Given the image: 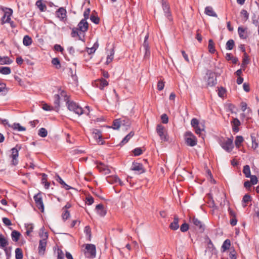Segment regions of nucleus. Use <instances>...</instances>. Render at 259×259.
Returning a JSON list of instances; mask_svg holds the SVG:
<instances>
[{
  "label": "nucleus",
  "instance_id": "obj_1",
  "mask_svg": "<svg viewBox=\"0 0 259 259\" xmlns=\"http://www.w3.org/2000/svg\"><path fill=\"white\" fill-rule=\"evenodd\" d=\"M68 109L78 115V116L82 114L83 113L89 114L90 112V109L89 106L85 107V109L83 110L82 108L79 106L77 103L73 101H68L66 103Z\"/></svg>",
  "mask_w": 259,
  "mask_h": 259
},
{
  "label": "nucleus",
  "instance_id": "obj_2",
  "mask_svg": "<svg viewBox=\"0 0 259 259\" xmlns=\"http://www.w3.org/2000/svg\"><path fill=\"white\" fill-rule=\"evenodd\" d=\"M85 256L89 258H94L96 254L95 245L92 244H87L85 245Z\"/></svg>",
  "mask_w": 259,
  "mask_h": 259
},
{
  "label": "nucleus",
  "instance_id": "obj_3",
  "mask_svg": "<svg viewBox=\"0 0 259 259\" xmlns=\"http://www.w3.org/2000/svg\"><path fill=\"white\" fill-rule=\"evenodd\" d=\"M156 132L162 142L168 140L166 130L163 125L160 124H158L156 127Z\"/></svg>",
  "mask_w": 259,
  "mask_h": 259
},
{
  "label": "nucleus",
  "instance_id": "obj_4",
  "mask_svg": "<svg viewBox=\"0 0 259 259\" xmlns=\"http://www.w3.org/2000/svg\"><path fill=\"white\" fill-rule=\"evenodd\" d=\"M185 140L187 144L191 147L195 146L197 143L196 137L191 132L185 134Z\"/></svg>",
  "mask_w": 259,
  "mask_h": 259
},
{
  "label": "nucleus",
  "instance_id": "obj_5",
  "mask_svg": "<svg viewBox=\"0 0 259 259\" xmlns=\"http://www.w3.org/2000/svg\"><path fill=\"white\" fill-rule=\"evenodd\" d=\"M130 125V122L129 121L126 122L125 120H121L120 119H117L113 121L112 128L114 130H117L120 127H122L123 130H126Z\"/></svg>",
  "mask_w": 259,
  "mask_h": 259
},
{
  "label": "nucleus",
  "instance_id": "obj_6",
  "mask_svg": "<svg viewBox=\"0 0 259 259\" xmlns=\"http://www.w3.org/2000/svg\"><path fill=\"white\" fill-rule=\"evenodd\" d=\"M20 148V146L17 145L11 149V154L10 156L12 159L11 161L12 164L14 165H16L18 164L17 158L19 155V150Z\"/></svg>",
  "mask_w": 259,
  "mask_h": 259
},
{
  "label": "nucleus",
  "instance_id": "obj_7",
  "mask_svg": "<svg viewBox=\"0 0 259 259\" xmlns=\"http://www.w3.org/2000/svg\"><path fill=\"white\" fill-rule=\"evenodd\" d=\"M66 96L65 92L61 90L58 91V93L54 95V104L55 105V108L57 111H58L60 106V100L61 97Z\"/></svg>",
  "mask_w": 259,
  "mask_h": 259
},
{
  "label": "nucleus",
  "instance_id": "obj_8",
  "mask_svg": "<svg viewBox=\"0 0 259 259\" xmlns=\"http://www.w3.org/2000/svg\"><path fill=\"white\" fill-rule=\"evenodd\" d=\"M34 200L37 208L40 210L41 212H44V205L42 202V198L40 193H38L34 196Z\"/></svg>",
  "mask_w": 259,
  "mask_h": 259
},
{
  "label": "nucleus",
  "instance_id": "obj_9",
  "mask_svg": "<svg viewBox=\"0 0 259 259\" xmlns=\"http://www.w3.org/2000/svg\"><path fill=\"white\" fill-rule=\"evenodd\" d=\"M222 147L226 151L231 152L234 148L233 139L228 138L224 141L222 144Z\"/></svg>",
  "mask_w": 259,
  "mask_h": 259
},
{
  "label": "nucleus",
  "instance_id": "obj_10",
  "mask_svg": "<svg viewBox=\"0 0 259 259\" xmlns=\"http://www.w3.org/2000/svg\"><path fill=\"white\" fill-rule=\"evenodd\" d=\"M97 167L100 172L104 175L109 174L111 172L109 167L101 162H97Z\"/></svg>",
  "mask_w": 259,
  "mask_h": 259
},
{
  "label": "nucleus",
  "instance_id": "obj_11",
  "mask_svg": "<svg viewBox=\"0 0 259 259\" xmlns=\"http://www.w3.org/2000/svg\"><path fill=\"white\" fill-rule=\"evenodd\" d=\"M44 238L39 241L38 250L39 254H44L45 250L47 244L46 238L48 237L47 234L46 233H45L44 235Z\"/></svg>",
  "mask_w": 259,
  "mask_h": 259
},
{
  "label": "nucleus",
  "instance_id": "obj_12",
  "mask_svg": "<svg viewBox=\"0 0 259 259\" xmlns=\"http://www.w3.org/2000/svg\"><path fill=\"white\" fill-rule=\"evenodd\" d=\"M108 183L110 184H118L120 186L123 185V182L117 176H108L106 178Z\"/></svg>",
  "mask_w": 259,
  "mask_h": 259
},
{
  "label": "nucleus",
  "instance_id": "obj_13",
  "mask_svg": "<svg viewBox=\"0 0 259 259\" xmlns=\"http://www.w3.org/2000/svg\"><path fill=\"white\" fill-rule=\"evenodd\" d=\"M191 222L202 232L205 229L204 225L199 219L195 217L191 219Z\"/></svg>",
  "mask_w": 259,
  "mask_h": 259
},
{
  "label": "nucleus",
  "instance_id": "obj_14",
  "mask_svg": "<svg viewBox=\"0 0 259 259\" xmlns=\"http://www.w3.org/2000/svg\"><path fill=\"white\" fill-rule=\"evenodd\" d=\"M7 10L5 12V14L2 17V20L3 23H9L11 20V16L13 13V10L10 8H6Z\"/></svg>",
  "mask_w": 259,
  "mask_h": 259
},
{
  "label": "nucleus",
  "instance_id": "obj_15",
  "mask_svg": "<svg viewBox=\"0 0 259 259\" xmlns=\"http://www.w3.org/2000/svg\"><path fill=\"white\" fill-rule=\"evenodd\" d=\"M207 84L210 87L213 86L217 83V79L215 75L211 72H208Z\"/></svg>",
  "mask_w": 259,
  "mask_h": 259
},
{
  "label": "nucleus",
  "instance_id": "obj_16",
  "mask_svg": "<svg viewBox=\"0 0 259 259\" xmlns=\"http://www.w3.org/2000/svg\"><path fill=\"white\" fill-rule=\"evenodd\" d=\"M108 84V82L105 79L97 80L95 81L94 85L101 90H103L104 88Z\"/></svg>",
  "mask_w": 259,
  "mask_h": 259
},
{
  "label": "nucleus",
  "instance_id": "obj_17",
  "mask_svg": "<svg viewBox=\"0 0 259 259\" xmlns=\"http://www.w3.org/2000/svg\"><path fill=\"white\" fill-rule=\"evenodd\" d=\"M93 137L97 140V142L101 145L104 144V142L102 140V135L100 132L98 130H94L93 132Z\"/></svg>",
  "mask_w": 259,
  "mask_h": 259
},
{
  "label": "nucleus",
  "instance_id": "obj_18",
  "mask_svg": "<svg viewBox=\"0 0 259 259\" xmlns=\"http://www.w3.org/2000/svg\"><path fill=\"white\" fill-rule=\"evenodd\" d=\"M162 5L163 11L165 13V16L170 20V13L169 12V7L168 5L167 4L166 0H161Z\"/></svg>",
  "mask_w": 259,
  "mask_h": 259
},
{
  "label": "nucleus",
  "instance_id": "obj_19",
  "mask_svg": "<svg viewBox=\"0 0 259 259\" xmlns=\"http://www.w3.org/2000/svg\"><path fill=\"white\" fill-rule=\"evenodd\" d=\"M78 29L80 31H81L82 32H85V31H87V30L88 29L89 24L85 19H82L79 23V24L78 25Z\"/></svg>",
  "mask_w": 259,
  "mask_h": 259
},
{
  "label": "nucleus",
  "instance_id": "obj_20",
  "mask_svg": "<svg viewBox=\"0 0 259 259\" xmlns=\"http://www.w3.org/2000/svg\"><path fill=\"white\" fill-rule=\"evenodd\" d=\"M132 170L137 171L139 174L144 172V170L142 164L137 162H134L131 168Z\"/></svg>",
  "mask_w": 259,
  "mask_h": 259
},
{
  "label": "nucleus",
  "instance_id": "obj_21",
  "mask_svg": "<svg viewBox=\"0 0 259 259\" xmlns=\"http://www.w3.org/2000/svg\"><path fill=\"white\" fill-rule=\"evenodd\" d=\"M56 14L58 18L63 19L66 16V11L64 8H60L56 11Z\"/></svg>",
  "mask_w": 259,
  "mask_h": 259
},
{
  "label": "nucleus",
  "instance_id": "obj_22",
  "mask_svg": "<svg viewBox=\"0 0 259 259\" xmlns=\"http://www.w3.org/2000/svg\"><path fill=\"white\" fill-rule=\"evenodd\" d=\"M9 126L13 128L14 130L19 132L26 131V128L21 126L19 123H14L13 124H8Z\"/></svg>",
  "mask_w": 259,
  "mask_h": 259
},
{
  "label": "nucleus",
  "instance_id": "obj_23",
  "mask_svg": "<svg viewBox=\"0 0 259 259\" xmlns=\"http://www.w3.org/2000/svg\"><path fill=\"white\" fill-rule=\"evenodd\" d=\"M9 243L7 239L2 234L0 235V248L6 249Z\"/></svg>",
  "mask_w": 259,
  "mask_h": 259
},
{
  "label": "nucleus",
  "instance_id": "obj_24",
  "mask_svg": "<svg viewBox=\"0 0 259 259\" xmlns=\"http://www.w3.org/2000/svg\"><path fill=\"white\" fill-rule=\"evenodd\" d=\"M96 210L97 213L101 217H104L106 213V210L104 209L103 205L99 204L96 205Z\"/></svg>",
  "mask_w": 259,
  "mask_h": 259
},
{
  "label": "nucleus",
  "instance_id": "obj_25",
  "mask_svg": "<svg viewBox=\"0 0 259 259\" xmlns=\"http://www.w3.org/2000/svg\"><path fill=\"white\" fill-rule=\"evenodd\" d=\"M169 228L173 230H177L179 228V218L177 216H175L174 221L170 224Z\"/></svg>",
  "mask_w": 259,
  "mask_h": 259
},
{
  "label": "nucleus",
  "instance_id": "obj_26",
  "mask_svg": "<svg viewBox=\"0 0 259 259\" xmlns=\"http://www.w3.org/2000/svg\"><path fill=\"white\" fill-rule=\"evenodd\" d=\"M143 49L144 51V59L149 58V57L150 55V51L149 50V44H146V43H143Z\"/></svg>",
  "mask_w": 259,
  "mask_h": 259
},
{
  "label": "nucleus",
  "instance_id": "obj_27",
  "mask_svg": "<svg viewBox=\"0 0 259 259\" xmlns=\"http://www.w3.org/2000/svg\"><path fill=\"white\" fill-rule=\"evenodd\" d=\"M205 13L209 16L217 17V14L214 12L213 9L211 7H206L205 9Z\"/></svg>",
  "mask_w": 259,
  "mask_h": 259
},
{
  "label": "nucleus",
  "instance_id": "obj_28",
  "mask_svg": "<svg viewBox=\"0 0 259 259\" xmlns=\"http://www.w3.org/2000/svg\"><path fill=\"white\" fill-rule=\"evenodd\" d=\"M234 131L237 132L239 130L238 127L240 125V122L237 118H234L231 121Z\"/></svg>",
  "mask_w": 259,
  "mask_h": 259
},
{
  "label": "nucleus",
  "instance_id": "obj_29",
  "mask_svg": "<svg viewBox=\"0 0 259 259\" xmlns=\"http://www.w3.org/2000/svg\"><path fill=\"white\" fill-rule=\"evenodd\" d=\"M32 42L31 38L28 35L24 36L23 39V44L25 46H29L31 45Z\"/></svg>",
  "mask_w": 259,
  "mask_h": 259
},
{
  "label": "nucleus",
  "instance_id": "obj_30",
  "mask_svg": "<svg viewBox=\"0 0 259 259\" xmlns=\"http://www.w3.org/2000/svg\"><path fill=\"white\" fill-rule=\"evenodd\" d=\"M208 49L209 52L211 54H213L215 52L214 44L212 39H209L208 41Z\"/></svg>",
  "mask_w": 259,
  "mask_h": 259
},
{
  "label": "nucleus",
  "instance_id": "obj_31",
  "mask_svg": "<svg viewBox=\"0 0 259 259\" xmlns=\"http://www.w3.org/2000/svg\"><path fill=\"white\" fill-rule=\"evenodd\" d=\"M134 135V133L131 132L127 135H126L121 142V144L124 145L127 143L132 137Z\"/></svg>",
  "mask_w": 259,
  "mask_h": 259
},
{
  "label": "nucleus",
  "instance_id": "obj_32",
  "mask_svg": "<svg viewBox=\"0 0 259 259\" xmlns=\"http://www.w3.org/2000/svg\"><path fill=\"white\" fill-rule=\"evenodd\" d=\"M20 236V233L17 231H13L11 233L12 239L14 241L17 242L18 241Z\"/></svg>",
  "mask_w": 259,
  "mask_h": 259
},
{
  "label": "nucleus",
  "instance_id": "obj_33",
  "mask_svg": "<svg viewBox=\"0 0 259 259\" xmlns=\"http://www.w3.org/2000/svg\"><path fill=\"white\" fill-rule=\"evenodd\" d=\"M243 137L241 136H237L236 137V139L235 141V144L236 147L238 148H239L241 145V143L243 142Z\"/></svg>",
  "mask_w": 259,
  "mask_h": 259
},
{
  "label": "nucleus",
  "instance_id": "obj_34",
  "mask_svg": "<svg viewBox=\"0 0 259 259\" xmlns=\"http://www.w3.org/2000/svg\"><path fill=\"white\" fill-rule=\"evenodd\" d=\"M12 62V61L7 56L2 57L1 59H0V63L1 64H10Z\"/></svg>",
  "mask_w": 259,
  "mask_h": 259
},
{
  "label": "nucleus",
  "instance_id": "obj_35",
  "mask_svg": "<svg viewBox=\"0 0 259 259\" xmlns=\"http://www.w3.org/2000/svg\"><path fill=\"white\" fill-rule=\"evenodd\" d=\"M36 6L41 12L45 11L47 8L46 6L42 4L41 0H38L36 2Z\"/></svg>",
  "mask_w": 259,
  "mask_h": 259
},
{
  "label": "nucleus",
  "instance_id": "obj_36",
  "mask_svg": "<svg viewBox=\"0 0 259 259\" xmlns=\"http://www.w3.org/2000/svg\"><path fill=\"white\" fill-rule=\"evenodd\" d=\"M11 72V70L9 67H2L0 68V73L3 74L8 75L10 74Z\"/></svg>",
  "mask_w": 259,
  "mask_h": 259
},
{
  "label": "nucleus",
  "instance_id": "obj_37",
  "mask_svg": "<svg viewBox=\"0 0 259 259\" xmlns=\"http://www.w3.org/2000/svg\"><path fill=\"white\" fill-rule=\"evenodd\" d=\"M114 50L113 49L110 50V53L108 54L106 59V64H108L112 62L114 57Z\"/></svg>",
  "mask_w": 259,
  "mask_h": 259
},
{
  "label": "nucleus",
  "instance_id": "obj_38",
  "mask_svg": "<svg viewBox=\"0 0 259 259\" xmlns=\"http://www.w3.org/2000/svg\"><path fill=\"white\" fill-rule=\"evenodd\" d=\"M243 172L244 174L246 177L249 178L250 177V170L249 165H246L244 166Z\"/></svg>",
  "mask_w": 259,
  "mask_h": 259
},
{
  "label": "nucleus",
  "instance_id": "obj_39",
  "mask_svg": "<svg viewBox=\"0 0 259 259\" xmlns=\"http://www.w3.org/2000/svg\"><path fill=\"white\" fill-rule=\"evenodd\" d=\"M23 253L22 250L17 248L15 249V257L16 259H22L23 258Z\"/></svg>",
  "mask_w": 259,
  "mask_h": 259
},
{
  "label": "nucleus",
  "instance_id": "obj_40",
  "mask_svg": "<svg viewBox=\"0 0 259 259\" xmlns=\"http://www.w3.org/2000/svg\"><path fill=\"white\" fill-rule=\"evenodd\" d=\"M42 178L41 179L42 183L45 184V187L46 188V189H48L50 187V183L47 182V175H46L45 174H42Z\"/></svg>",
  "mask_w": 259,
  "mask_h": 259
},
{
  "label": "nucleus",
  "instance_id": "obj_41",
  "mask_svg": "<svg viewBox=\"0 0 259 259\" xmlns=\"http://www.w3.org/2000/svg\"><path fill=\"white\" fill-rule=\"evenodd\" d=\"M245 29L241 27H239L238 29L239 36L242 38H245L246 37V34L245 33Z\"/></svg>",
  "mask_w": 259,
  "mask_h": 259
},
{
  "label": "nucleus",
  "instance_id": "obj_42",
  "mask_svg": "<svg viewBox=\"0 0 259 259\" xmlns=\"http://www.w3.org/2000/svg\"><path fill=\"white\" fill-rule=\"evenodd\" d=\"M38 135L41 137L45 138L47 137L48 132L46 128L42 127L39 130Z\"/></svg>",
  "mask_w": 259,
  "mask_h": 259
},
{
  "label": "nucleus",
  "instance_id": "obj_43",
  "mask_svg": "<svg viewBox=\"0 0 259 259\" xmlns=\"http://www.w3.org/2000/svg\"><path fill=\"white\" fill-rule=\"evenodd\" d=\"M57 181L60 184H61L62 185H63L64 186V187L66 189V190H69L71 188V187L70 186H69L68 185H67L64 182V181L59 176H57Z\"/></svg>",
  "mask_w": 259,
  "mask_h": 259
},
{
  "label": "nucleus",
  "instance_id": "obj_44",
  "mask_svg": "<svg viewBox=\"0 0 259 259\" xmlns=\"http://www.w3.org/2000/svg\"><path fill=\"white\" fill-rule=\"evenodd\" d=\"M230 241L229 239H226L223 243L222 248L224 251L228 249L230 246Z\"/></svg>",
  "mask_w": 259,
  "mask_h": 259
},
{
  "label": "nucleus",
  "instance_id": "obj_45",
  "mask_svg": "<svg viewBox=\"0 0 259 259\" xmlns=\"http://www.w3.org/2000/svg\"><path fill=\"white\" fill-rule=\"evenodd\" d=\"M234 46V41L233 39L229 40L226 43V49L229 50L233 49Z\"/></svg>",
  "mask_w": 259,
  "mask_h": 259
},
{
  "label": "nucleus",
  "instance_id": "obj_46",
  "mask_svg": "<svg viewBox=\"0 0 259 259\" xmlns=\"http://www.w3.org/2000/svg\"><path fill=\"white\" fill-rule=\"evenodd\" d=\"M52 63L56 66V68L59 69L60 68V63L59 59L57 58H53L52 60Z\"/></svg>",
  "mask_w": 259,
  "mask_h": 259
},
{
  "label": "nucleus",
  "instance_id": "obj_47",
  "mask_svg": "<svg viewBox=\"0 0 259 259\" xmlns=\"http://www.w3.org/2000/svg\"><path fill=\"white\" fill-rule=\"evenodd\" d=\"M251 200V197L248 194H245L243 198V203H246ZM243 207L246 206V204H243Z\"/></svg>",
  "mask_w": 259,
  "mask_h": 259
},
{
  "label": "nucleus",
  "instance_id": "obj_48",
  "mask_svg": "<svg viewBox=\"0 0 259 259\" xmlns=\"http://www.w3.org/2000/svg\"><path fill=\"white\" fill-rule=\"evenodd\" d=\"M70 217L69 212L67 210H63V212L62 214L63 220L64 221L66 220Z\"/></svg>",
  "mask_w": 259,
  "mask_h": 259
},
{
  "label": "nucleus",
  "instance_id": "obj_49",
  "mask_svg": "<svg viewBox=\"0 0 259 259\" xmlns=\"http://www.w3.org/2000/svg\"><path fill=\"white\" fill-rule=\"evenodd\" d=\"M252 146L251 147L254 150L256 149L258 147V143L256 141L255 138L251 136Z\"/></svg>",
  "mask_w": 259,
  "mask_h": 259
},
{
  "label": "nucleus",
  "instance_id": "obj_50",
  "mask_svg": "<svg viewBox=\"0 0 259 259\" xmlns=\"http://www.w3.org/2000/svg\"><path fill=\"white\" fill-rule=\"evenodd\" d=\"M133 152L135 156H139L143 153V151L141 148H136L133 150Z\"/></svg>",
  "mask_w": 259,
  "mask_h": 259
},
{
  "label": "nucleus",
  "instance_id": "obj_51",
  "mask_svg": "<svg viewBox=\"0 0 259 259\" xmlns=\"http://www.w3.org/2000/svg\"><path fill=\"white\" fill-rule=\"evenodd\" d=\"M241 15L244 18V21L247 20L248 19V13L247 11L245 10H242L241 11Z\"/></svg>",
  "mask_w": 259,
  "mask_h": 259
},
{
  "label": "nucleus",
  "instance_id": "obj_52",
  "mask_svg": "<svg viewBox=\"0 0 259 259\" xmlns=\"http://www.w3.org/2000/svg\"><path fill=\"white\" fill-rule=\"evenodd\" d=\"M243 65H246L249 63V58L247 54L245 52L244 54V56L242 60Z\"/></svg>",
  "mask_w": 259,
  "mask_h": 259
},
{
  "label": "nucleus",
  "instance_id": "obj_53",
  "mask_svg": "<svg viewBox=\"0 0 259 259\" xmlns=\"http://www.w3.org/2000/svg\"><path fill=\"white\" fill-rule=\"evenodd\" d=\"M189 229V225L187 223H184L182 225L180 230L182 232H185Z\"/></svg>",
  "mask_w": 259,
  "mask_h": 259
},
{
  "label": "nucleus",
  "instance_id": "obj_54",
  "mask_svg": "<svg viewBox=\"0 0 259 259\" xmlns=\"http://www.w3.org/2000/svg\"><path fill=\"white\" fill-rule=\"evenodd\" d=\"M249 178H250V183H251L252 185H255L257 183V178L255 176L250 175V177Z\"/></svg>",
  "mask_w": 259,
  "mask_h": 259
},
{
  "label": "nucleus",
  "instance_id": "obj_55",
  "mask_svg": "<svg viewBox=\"0 0 259 259\" xmlns=\"http://www.w3.org/2000/svg\"><path fill=\"white\" fill-rule=\"evenodd\" d=\"M91 20L94 23L97 24L99 23V19L97 16L92 15L90 17Z\"/></svg>",
  "mask_w": 259,
  "mask_h": 259
},
{
  "label": "nucleus",
  "instance_id": "obj_56",
  "mask_svg": "<svg viewBox=\"0 0 259 259\" xmlns=\"http://www.w3.org/2000/svg\"><path fill=\"white\" fill-rule=\"evenodd\" d=\"M57 258L58 259H63L64 258V253L60 249H57Z\"/></svg>",
  "mask_w": 259,
  "mask_h": 259
},
{
  "label": "nucleus",
  "instance_id": "obj_57",
  "mask_svg": "<svg viewBox=\"0 0 259 259\" xmlns=\"http://www.w3.org/2000/svg\"><path fill=\"white\" fill-rule=\"evenodd\" d=\"M226 91L223 88H221L218 90V95L220 97H223L225 94Z\"/></svg>",
  "mask_w": 259,
  "mask_h": 259
},
{
  "label": "nucleus",
  "instance_id": "obj_58",
  "mask_svg": "<svg viewBox=\"0 0 259 259\" xmlns=\"http://www.w3.org/2000/svg\"><path fill=\"white\" fill-rule=\"evenodd\" d=\"M42 108L45 111H51L53 110V107L49 106L47 104H44Z\"/></svg>",
  "mask_w": 259,
  "mask_h": 259
},
{
  "label": "nucleus",
  "instance_id": "obj_59",
  "mask_svg": "<svg viewBox=\"0 0 259 259\" xmlns=\"http://www.w3.org/2000/svg\"><path fill=\"white\" fill-rule=\"evenodd\" d=\"M3 222L6 226H9L12 225L11 221L7 218H3Z\"/></svg>",
  "mask_w": 259,
  "mask_h": 259
},
{
  "label": "nucleus",
  "instance_id": "obj_60",
  "mask_svg": "<svg viewBox=\"0 0 259 259\" xmlns=\"http://www.w3.org/2000/svg\"><path fill=\"white\" fill-rule=\"evenodd\" d=\"M199 124V121L196 118H193L191 121V124L192 127L197 126Z\"/></svg>",
  "mask_w": 259,
  "mask_h": 259
},
{
  "label": "nucleus",
  "instance_id": "obj_61",
  "mask_svg": "<svg viewBox=\"0 0 259 259\" xmlns=\"http://www.w3.org/2000/svg\"><path fill=\"white\" fill-rule=\"evenodd\" d=\"M164 87V82L162 81H159L157 84V89L159 91H161L163 89Z\"/></svg>",
  "mask_w": 259,
  "mask_h": 259
},
{
  "label": "nucleus",
  "instance_id": "obj_62",
  "mask_svg": "<svg viewBox=\"0 0 259 259\" xmlns=\"http://www.w3.org/2000/svg\"><path fill=\"white\" fill-rule=\"evenodd\" d=\"M162 122L163 123H167L168 121V118L166 114H164L161 116Z\"/></svg>",
  "mask_w": 259,
  "mask_h": 259
},
{
  "label": "nucleus",
  "instance_id": "obj_63",
  "mask_svg": "<svg viewBox=\"0 0 259 259\" xmlns=\"http://www.w3.org/2000/svg\"><path fill=\"white\" fill-rule=\"evenodd\" d=\"M90 13V9H87L85 10L83 13V16L84 17V19H85L86 20L89 18V15Z\"/></svg>",
  "mask_w": 259,
  "mask_h": 259
},
{
  "label": "nucleus",
  "instance_id": "obj_64",
  "mask_svg": "<svg viewBox=\"0 0 259 259\" xmlns=\"http://www.w3.org/2000/svg\"><path fill=\"white\" fill-rule=\"evenodd\" d=\"M86 199H87L86 203L88 205H91L94 202V198L92 196H88V197H87Z\"/></svg>",
  "mask_w": 259,
  "mask_h": 259
}]
</instances>
